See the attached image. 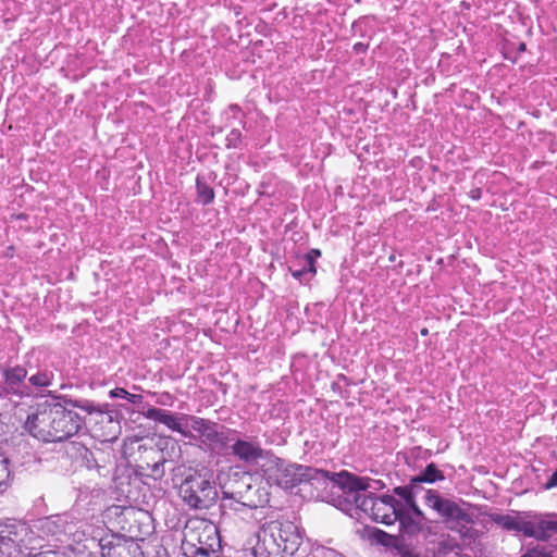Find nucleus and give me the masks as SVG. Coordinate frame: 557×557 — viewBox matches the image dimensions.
Masks as SVG:
<instances>
[{"label": "nucleus", "mask_w": 557, "mask_h": 557, "mask_svg": "<svg viewBox=\"0 0 557 557\" xmlns=\"http://www.w3.org/2000/svg\"><path fill=\"white\" fill-rule=\"evenodd\" d=\"M369 478H360L343 471L337 474L336 483L343 491V494L349 503L355 504L356 508L369 515L372 520L392 525L399 518L401 502L391 495L374 497L367 491L371 488ZM373 483H377L373 481Z\"/></svg>", "instance_id": "obj_1"}, {"label": "nucleus", "mask_w": 557, "mask_h": 557, "mask_svg": "<svg viewBox=\"0 0 557 557\" xmlns=\"http://www.w3.org/2000/svg\"><path fill=\"white\" fill-rule=\"evenodd\" d=\"M82 424L83 419L77 412L60 403H44L28 414L24 428L42 442H63L77 434Z\"/></svg>", "instance_id": "obj_2"}, {"label": "nucleus", "mask_w": 557, "mask_h": 557, "mask_svg": "<svg viewBox=\"0 0 557 557\" xmlns=\"http://www.w3.org/2000/svg\"><path fill=\"white\" fill-rule=\"evenodd\" d=\"M302 543L299 528L290 521L264 522L248 541L252 557H271L280 554L293 556Z\"/></svg>", "instance_id": "obj_3"}, {"label": "nucleus", "mask_w": 557, "mask_h": 557, "mask_svg": "<svg viewBox=\"0 0 557 557\" xmlns=\"http://www.w3.org/2000/svg\"><path fill=\"white\" fill-rule=\"evenodd\" d=\"M262 475L268 483H274L285 490L320 476H326V472L313 468L288 463L273 453L261 463Z\"/></svg>", "instance_id": "obj_4"}, {"label": "nucleus", "mask_w": 557, "mask_h": 557, "mask_svg": "<svg viewBox=\"0 0 557 557\" xmlns=\"http://www.w3.org/2000/svg\"><path fill=\"white\" fill-rule=\"evenodd\" d=\"M216 527L206 519L189 520L183 531L185 554L208 556L219 545Z\"/></svg>", "instance_id": "obj_5"}, {"label": "nucleus", "mask_w": 557, "mask_h": 557, "mask_svg": "<svg viewBox=\"0 0 557 557\" xmlns=\"http://www.w3.org/2000/svg\"><path fill=\"white\" fill-rule=\"evenodd\" d=\"M180 496L190 508L207 509L215 503L218 491L208 473H195L181 483Z\"/></svg>", "instance_id": "obj_6"}, {"label": "nucleus", "mask_w": 557, "mask_h": 557, "mask_svg": "<svg viewBox=\"0 0 557 557\" xmlns=\"http://www.w3.org/2000/svg\"><path fill=\"white\" fill-rule=\"evenodd\" d=\"M424 504L435 510L451 530L466 523H472L471 516L456 502L442 497L436 491L429 490L424 496Z\"/></svg>", "instance_id": "obj_7"}, {"label": "nucleus", "mask_w": 557, "mask_h": 557, "mask_svg": "<svg viewBox=\"0 0 557 557\" xmlns=\"http://www.w3.org/2000/svg\"><path fill=\"white\" fill-rule=\"evenodd\" d=\"M222 499H235L249 508L263 507L270 500L269 486L248 475L235 491H223Z\"/></svg>", "instance_id": "obj_8"}, {"label": "nucleus", "mask_w": 557, "mask_h": 557, "mask_svg": "<svg viewBox=\"0 0 557 557\" xmlns=\"http://www.w3.org/2000/svg\"><path fill=\"white\" fill-rule=\"evenodd\" d=\"M30 543L29 528L18 521L0 522V557H16Z\"/></svg>", "instance_id": "obj_9"}, {"label": "nucleus", "mask_w": 557, "mask_h": 557, "mask_svg": "<svg viewBox=\"0 0 557 557\" xmlns=\"http://www.w3.org/2000/svg\"><path fill=\"white\" fill-rule=\"evenodd\" d=\"M226 441H232V455L246 465H257L261 469V463L268 459L272 451L265 450L260 443L253 438H234L226 436Z\"/></svg>", "instance_id": "obj_10"}, {"label": "nucleus", "mask_w": 557, "mask_h": 557, "mask_svg": "<svg viewBox=\"0 0 557 557\" xmlns=\"http://www.w3.org/2000/svg\"><path fill=\"white\" fill-rule=\"evenodd\" d=\"M185 429L193 434L191 438H199L203 443L224 444L227 440L220 431L218 423L197 416L183 414Z\"/></svg>", "instance_id": "obj_11"}, {"label": "nucleus", "mask_w": 557, "mask_h": 557, "mask_svg": "<svg viewBox=\"0 0 557 557\" xmlns=\"http://www.w3.org/2000/svg\"><path fill=\"white\" fill-rule=\"evenodd\" d=\"M102 557H141L140 546L119 536L101 539L99 542Z\"/></svg>", "instance_id": "obj_12"}, {"label": "nucleus", "mask_w": 557, "mask_h": 557, "mask_svg": "<svg viewBox=\"0 0 557 557\" xmlns=\"http://www.w3.org/2000/svg\"><path fill=\"white\" fill-rule=\"evenodd\" d=\"M531 517L530 537L539 541H548L557 537V516L531 511Z\"/></svg>", "instance_id": "obj_13"}, {"label": "nucleus", "mask_w": 557, "mask_h": 557, "mask_svg": "<svg viewBox=\"0 0 557 557\" xmlns=\"http://www.w3.org/2000/svg\"><path fill=\"white\" fill-rule=\"evenodd\" d=\"M36 528L40 536L55 537L58 540L63 535L70 534L73 529L65 515L45 517L38 520Z\"/></svg>", "instance_id": "obj_14"}, {"label": "nucleus", "mask_w": 557, "mask_h": 557, "mask_svg": "<svg viewBox=\"0 0 557 557\" xmlns=\"http://www.w3.org/2000/svg\"><path fill=\"white\" fill-rule=\"evenodd\" d=\"M27 376V370L24 367L16 366L3 370V379L5 383V392L18 397L30 396V391L24 385V380Z\"/></svg>", "instance_id": "obj_15"}, {"label": "nucleus", "mask_w": 557, "mask_h": 557, "mask_svg": "<svg viewBox=\"0 0 557 557\" xmlns=\"http://www.w3.org/2000/svg\"><path fill=\"white\" fill-rule=\"evenodd\" d=\"M424 520V516L423 518L414 516V513L409 508H405L404 503L401 504L399 518H397L401 533L409 535L419 533L422 530Z\"/></svg>", "instance_id": "obj_16"}, {"label": "nucleus", "mask_w": 557, "mask_h": 557, "mask_svg": "<svg viewBox=\"0 0 557 557\" xmlns=\"http://www.w3.org/2000/svg\"><path fill=\"white\" fill-rule=\"evenodd\" d=\"M444 474L434 463H430L418 475L411 479V486L416 487L419 483H434L444 480Z\"/></svg>", "instance_id": "obj_17"}, {"label": "nucleus", "mask_w": 557, "mask_h": 557, "mask_svg": "<svg viewBox=\"0 0 557 557\" xmlns=\"http://www.w3.org/2000/svg\"><path fill=\"white\" fill-rule=\"evenodd\" d=\"M410 485L408 486H398L394 488V493L401 497L405 500V508H409L414 516L423 518V511L419 508V506L416 503L413 490Z\"/></svg>", "instance_id": "obj_18"}, {"label": "nucleus", "mask_w": 557, "mask_h": 557, "mask_svg": "<svg viewBox=\"0 0 557 557\" xmlns=\"http://www.w3.org/2000/svg\"><path fill=\"white\" fill-rule=\"evenodd\" d=\"M183 414L184 413L176 416L169 411L162 424L168 426L170 430L180 433L184 437H193L191 432L185 429V419H183Z\"/></svg>", "instance_id": "obj_19"}, {"label": "nucleus", "mask_w": 557, "mask_h": 557, "mask_svg": "<svg viewBox=\"0 0 557 557\" xmlns=\"http://www.w3.org/2000/svg\"><path fill=\"white\" fill-rule=\"evenodd\" d=\"M531 511H519L513 515L512 530L522 533L524 536L530 537L531 532Z\"/></svg>", "instance_id": "obj_20"}, {"label": "nucleus", "mask_w": 557, "mask_h": 557, "mask_svg": "<svg viewBox=\"0 0 557 557\" xmlns=\"http://www.w3.org/2000/svg\"><path fill=\"white\" fill-rule=\"evenodd\" d=\"M304 262V265L299 269L289 267L292 275L297 280H302L307 275H313L315 273L314 259L311 257V255H306Z\"/></svg>", "instance_id": "obj_21"}, {"label": "nucleus", "mask_w": 557, "mask_h": 557, "mask_svg": "<svg viewBox=\"0 0 557 557\" xmlns=\"http://www.w3.org/2000/svg\"><path fill=\"white\" fill-rule=\"evenodd\" d=\"M196 187H197V197L201 203L208 205V203L212 202V200L214 198V191L210 186L207 185L206 182H203L202 180H200L198 177L196 181Z\"/></svg>", "instance_id": "obj_22"}, {"label": "nucleus", "mask_w": 557, "mask_h": 557, "mask_svg": "<svg viewBox=\"0 0 557 557\" xmlns=\"http://www.w3.org/2000/svg\"><path fill=\"white\" fill-rule=\"evenodd\" d=\"M53 376L50 371H40L29 377V383L35 387H48L51 385Z\"/></svg>", "instance_id": "obj_23"}, {"label": "nucleus", "mask_w": 557, "mask_h": 557, "mask_svg": "<svg viewBox=\"0 0 557 557\" xmlns=\"http://www.w3.org/2000/svg\"><path fill=\"white\" fill-rule=\"evenodd\" d=\"M111 398H125L129 403L137 405L143 401V396L138 394H131L122 387H116L110 392Z\"/></svg>", "instance_id": "obj_24"}, {"label": "nucleus", "mask_w": 557, "mask_h": 557, "mask_svg": "<svg viewBox=\"0 0 557 557\" xmlns=\"http://www.w3.org/2000/svg\"><path fill=\"white\" fill-rule=\"evenodd\" d=\"M491 520L507 531L512 530L513 515L491 513Z\"/></svg>", "instance_id": "obj_25"}, {"label": "nucleus", "mask_w": 557, "mask_h": 557, "mask_svg": "<svg viewBox=\"0 0 557 557\" xmlns=\"http://www.w3.org/2000/svg\"><path fill=\"white\" fill-rule=\"evenodd\" d=\"M370 536L377 544H381V545H384V546L391 545L392 541H393V536L392 535H389L386 532H384L382 530H379V529L371 530Z\"/></svg>", "instance_id": "obj_26"}, {"label": "nucleus", "mask_w": 557, "mask_h": 557, "mask_svg": "<svg viewBox=\"0 0 557 557\" xmlns=\"http://www.w3.org/2000/svg\"><path fill=\"white\" fill-rule=\"evenodd\" d=\"M168 413H169L168 410L156 408V407H150L145 412V417L150 419V420H153V421L162 423L164 421V418H165V416Z\"/></svg>", "instance_id": "obj_27"}, {"label": "nucleus", "mask_w": 557, "mask_h": 557, "mask_svg": "<svg viewBox=\"0 0 557 557\" xmlns=\"http://www.w3.org/2000/svg\"><path fill=\"white\" fill-rule=\"evenodd\" d=\"M9 478L8 459L0 454V486L7 484Z\"/></svg>", "instance_id": "obj_28"}, {"label": "nucleus", "mask_w": 557, "mask_h": 557, "mask_svg": "<svg viewBox=\"0 0 557 557\" xmlns=\"http://www.w3.org/2000/svg\"><path fill=\"white\" fill-rule=\"evenodd\" d=\"M240 132L238 129H232L231 133L226 137L227 147H237L240 141Z\"/></svg>", "instance_id": "obj_29"}, {"label": "nucleus", "mask_w": 557, "mask_h": 557, "mask_svg": "<svg viewBox=\"0 0 557 557\" xmlns=\"http://www.w3.org/2000/svg\"><path fill=\"white\" fill-rule=\"evenodd\" d=\"M164 474L163 462L157 461L151 466V475L153 478H161Z\"/></svg>", "instance_id": "obj_30"}, {"label": "nucleus", "mask_w": 557, "mask_h": 557, "mask_svg": "<svg viewBox=\"0 0 557 557\" xmlns=\"http://www.w3.org/2000/svg\"><path fill=\"white\" fill-rule=\"evenodd\" d=\"M522 557H550V556L544 552H541L537 549H532V550H529L527 554H524Z\"/></svg>", "instance_id": "obj_31"}, {"label": "nucleus", "mask_w": 557, "mask_h": 557, "mask_svg": "<svg viewBox=\"0 0 557 557\" xmlns=\"http://www.w3.org/2000/svg\"><path fill=\"white\" fill-rule=\"evenodd\" d=\"M308 255H311V257L313 258V256H320V251L319 250H312Z\"/></svg>", "instance_id": "obj_32"}, {"label": "nucleus", "mask_w": 557, "mask_h": 557, "mask_svg": "<svg viewBox=\"0 0 557 557\" xmlns=\"http://www.w3.org/2000/svg\"><path fill=\"white\" fill-rule=\"evenodd\" d=\"M421 334H422V335H426V334H428V330H426V329H423V330L421 331Z\"/></svg>", "instance_id": "obj_33"}, {"label": "nucleus", "mask_w": 557, "mask_h": 557, "mask_svg": "<svg viewBox=\"0 0 557 557\" xmlns=\"http://www.w3.org/2000/svg\"><path fill=\"white\" fill-rule=\"evenodd\" d=\"M236 433H237V432H236V431H234V430H233V431H230V434H232V435H235Z\"/></svg>", "instance_id": "obj_34"}]
</instances>
